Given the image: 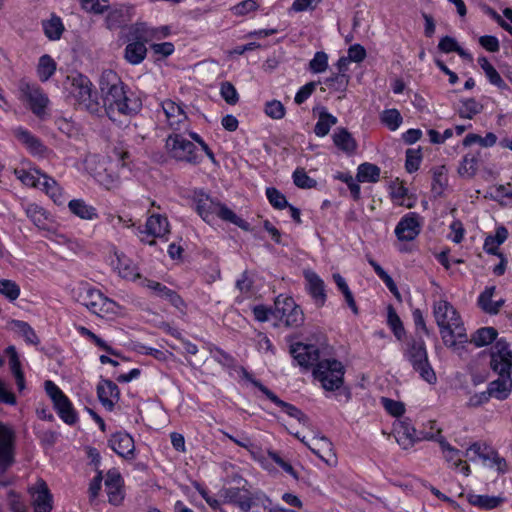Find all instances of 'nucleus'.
Instances as JSON below:
<instances>
[{"mask_svg": "<svg viewBox=\"0 0 512 512\" xmlns=\"http://www.w3.org/2000/svg\"><path fill=\"white\" fill-rule=\"evenodd\" d=\"M104 111L113 122L131 117L140 110V101L129 92L118 74L112 70L102 72L99 80Z\"/></svg>", "mask_w": 512, "mask_h": 512, "instance_id": "1", "label": "nucleus"}, {"mask_svg": "<svg viewBox=\"0 0 512 512\" xmlns=\"http://www.w3.org/2000/svg\"><path fill=\"white\" fill-rule=\"evenodd\" d=\"M490 366L499 377L489 384L487 390L491 397L504 400L510 395L512 390V379L510 375L512 368V351L509 349V345L505 340L500 339L496 342L491 352Z\"/></svg>", "mask_w": 512, "mask_h": 512, "instance_id": "2", "label": "nucleus"}, {"mask_svg": "<svg viewBox=\"0 0 512 512\" xmlns=\"http://www.w3.org/2000/svg\"><path fill=\"white\" fill-rule=\"evenodd\" d=\"M433 314L440 329L444 344L453 347L457 342H467V334L457 310L446 300L440 299L433 304Z\"/></svg>", "mask_w": 512, "mask_h": 512, "instance_id": "3", "label": "nucleus"}, {"mask_svg": "<svg viewBox=\"0 0 512 512\" xmlns=\"http://www.w3.org/2000/svg\"><path fill=\"white\" fill-rule=\"evenodd\" d=\"M220 496L224 502L236 505L242 512H266L271 500L260 490L222 488Z\"/></svg>", "mask_w": 512, "mask_h": 512, "instance_id": "4", "label": "nucleus"}, {"mask_svg": "<svg viewBox=\"0 0 512 512\" xmlns=\"http://www.w3.org/2000/svg\"><path fill=\"white\" fill-rule=\"evenodd\" d=\"M65 85L83 109L91 114H99L102 111L97 91L93 89V84L87 76L80 73L70 74Z\"/></svg>", "mask_w": 512, "mask_h": 512, "instance_id": "5", "label": "nucleus"}, {"mask_svg": "<svg viewBox=\"0 0 512 512\" xmlns=\"http://www.w3.org/2000/svg\"><path fill=\"white\" fill-rule=\"evenodd\" d=\"M313 375L325 390H339L337 396H344L345 401L350 399V392L347 389L341 390L344 366L340 361L335 359H320L313 370Z\"/></svg>", "mask_w": 512, "mask_h": 512, "instance_id": "6", "label": "nucleus"}, {"mask_svg": "<svg viewBox=\"0 0 512 512\" xmlns=\"http://www.w3.org/2000/svg\"><path fill=\"white\" fill-rule=\"evenodd\" d=\"M403 355L422 379L428 383H433L436 380L435 372L428 361L425 342L421 337L407 341Z\"/></svg>", "mask_w": 512, "mask_h": 512, "instance_id": "7", "label": "nucleus"}, {"mask_svg": "<svg viewBox=\"0 0 512 512\" xmlns=\"http://www.w3.org/2000/svg\"><path fill=\"white\" fill-rule=\"evenodd\" d=\"M77 299L90 312L100 317L116 314L118 310V305L115 301L106 297L100 290L93 288L89 284H83L78 288Z\"/></svg>", "mask_w": 512, "mask_h": 512, "instance_id": "8", "label": "nucleus"}, {"mask_svg": "<svg viewBox=\"0 0 512 512\" xmlns=\"http://www.w3.org/2000/svg\"><path fill=\"white\" fill-rule=\"evenodd\" d=\"M192 131L190 128L183 132L175 131L166 140V150L170 157L177 161L191 162L192 160Z\"/></svg>", "mask_w": 512, "mask_h": 512, "instance_id": "9", "label": "nucleus"}, {"mask_svg": "<svg viewBox=\"0 0 512 512\" xmlns=\"http://www.w3.org/2000/svg\"><path fill=\"white\" fill-rule=\"evenodd\" d=\"M272 315L287 327H299L304 322V314L301 308L291 297L278 296L274 303Z\"/></svg>", "mask_w": 512, "mask_h": 512, "instance_id": "10", "label": "nucleus"}, {"mask_svg": "<svg viewBox=\"0 0 512 512\" xmlns=\"http://www.w3.org/2000/svg\"><path fill=\"white\" fill-rule=\"evenodd\" d=\"M395 432L397 442L404 448L412 446L417 441L434 439L433 433L417 431L408 418L395 424Z\"/></svg>", "mask_w": 512, "mask_h": 512, "instance_id": "11", "label": "nucleus"}, {"mask_svg": "<svg viewBox=\"0 0 512 512\" xmlns=\"http://www.w3.org/2000/svg\"><path fill=\"white\" fill-rule=\"evenodd\" d=\"M20 91L28 102L32 112L37 117H43L45 115V109L49 103V99L43 90L36 84L22 82L20 84Z\"/></svg>", "mask_w": 512, "mask_h": 512, "instance_id": "12", "label": "nucleus"}, {"mask_svg": "<svg viewBox=\"0 0 512 512\" xmlns=\"http://www.w3.org/2000/svg\"><path fill=\"white\" fill-rule=\"evenodd\" d=\"M31 504L34 512H51L53 509V496L42 479H39L29 488Z\"/></svg>", "mask_w": 512, "mask_h": 512, "instance_id": "13", "label": "nucleus"}, {"mask_svg": "<svg viewBox=\"0 0 512 512\" xmlns=\"http://www.w3.org/2000/svg\"><path fill=\"white\" fill-rule=\"evenodd\" d=\"M161 107L166 122L174 131H180L181 125L184 129L190 128L188 116L179 104L167 99L161 103Z\"/></svg>", "mask_w": 512, "mask_h": 512, "instance_id": "14", "label": "nucleus"}, {"mask_svg": "<svg viewBox=\"0 0 512 512\" xmlns=\"http://www.w3.org/2000/svg\"><path fill=\"white\" fill-rule=\"evenodd\" d=\"M290 353L299 366L308 368L320 361L319 349L312 344L294 343L290 346Z\"/></svg>", "mask_w": 512, "mask_h": 512, "instance_id": "15", "label": "nucleus"}, {"mask_svg": "<svg viewBox=\"0 0 512 512\" xmlns=\"http://www.w3.org/2000/svg\"><path fill=\"white\" fill-rule=\"evenodd\" d=\"M421 231L419 216L409 213L402 217L395 228V234L400 241H412Z\"/></svg>", "mask_w": 512, "mask_h": 512, "instance_id": "16", "label": "nucleus"}, {"mask_svg": "<svg viewBox=\"0 0 512 512\" xmlns=\"http://www.w3.org/2000/svg\"><path fill=\"white\" fill-rule=\"evenodd\" d=\"M13 133L17 140L25 146L31 155L46 157L49 153V149L42 143V141L27 129L17 127L13 130Z\"/></svg>", "mask_w": 512, "mask_h": 512, "instance_id": "17", "label": "nucleus"}, {"mask_svg": "<svg viewBox=\"0 0 512 512\" xmlns=\"http://www.w3.org/2000/svg\"><path fill=\"white\" fill-rule=\"evenodd\" d=\"M108 444L115 453L125 459H133L135 457L134 440L127 432L119 431L112 434Z\"/></svg>", "mask_w": 512, "mask_h": 512, "instance_id": "18", "label": "nucleus"}, {"mask_svg": "<svg viewBox=\"0 0 512 512\" xmlns=\"http://www.w3.org/2000/svg\"><path fill=\"white\" fill-rule=\"evenodd\" d=\"M307 290L316 306L321 307L326 301L325 285L323 280L311 270L304 271Z\"/></svg>", "mask_w": 512, "mask_h": 512, "instance_id": "19", "label": "nucleus"}, {"mask_svg": "<svg viewBox=\"0 0 512 512\" xmlns=\"http://www.w3.org/2000/svg\"><path fill=\"white\" fill-rule=\"evenodd\" d=\"M13 430L0 422V463L5 467L13 462Z\"/></svg>", "mask_w": 512, "mask_h": 512, "instance_id": "20", "label": "nucleus"}, {"mask_svg": "<svg viewBox=\"0 0 512 512\" xmlns=\"http://www.w3.org/2000/svg\"><path fill=\"white\" fill-rule=\"evenodd\" d=\"M461 496H465L467 502L480 509V510H492L496 509L506 501V498L502 495L492 496L486 494H476L474 492H468L465 495L461 494Z\"/></svg>", "mask_w": 512, "mask_h": 512, "instance_id": "21", "label": "nucleus"}, {"mask_svg": "<svg viewBox=\"0 0 512 512\" xmlns=\"http://www.w3.org/2000/svg\"><path fill=\"white\" fill-rule=\"evenodd\" d=\"M111 265L117 271L120 277L134 281L140 277L137 267L133 261L125 254L115 251L114 258L111 260Z\"/></svg>", "mask_w": 512, "mask_h": 512, "instance_id": "22", "label": "nucleus"}, {"mask_svg": "<svg viewBox=\"0 0 512 512\" xmlns=\"http://www.w3.org/2000/svg\"><path fill=\"white\" fill-rule=\"evenodd\" d=\"M137 233L162 238L169 233L168 219L161 214H152L146 221L145 231L138 227Z\"/></svg>", "mask_w": 512, "mask_h": 512, "instance_id": "23", "label": "nucleus"}, {"mask_svg": "<svg viewBox=\"0 0 512 512\" xmlns=\"http://www.w3.org/2000/svg\"><path fill=\"white\" fill-rule=\"evenodd\" d=\"M122 477L116 470H109L105 477V489L109 502L113 505H119L123 500Z\"/></svg>", "mask_w": 512, "mask_h": 512, "instance_id": "24", "label": "nucleus"}, {"mask_svg": "<svg viewBox=\"0 0 512 512\" xmlns=\"http://www.w3.org/2000/svg\"><path fill=\"white\" fill-rule=\"evenodd\" d=\"M257 387L269 400L281 407L289 416L296 418L299 422H305L307 416L292 404L282 401L276 394L264 386L261 382H254Z\"/></svg>", "mask_w": 512, "mask_h": 512, "instance_id": "25", "label": "nucleus"}, {"mask_svg": "<svg viewBox=\"0 0 512 512\" xmlns=\"http://www.w3.org/2000/svg\"><path fill=\"white\" fill-rule=\"evenodd\" d=\"M308 448L325 463L331 465L335 462V455L332 452V443L325 436L313 438Z\"/></svg>", "mask_w": 512, "mask_h": 512, "instance_id": "26", "label": "nucleus"}, {"mask_svg": "<svg viewBox=\"0 0 512 512\" xmlns=\"http://www.w3.org/2000/svg\"><path fill=\"white\" fill-rule=\"evenodd\" d=\"M97 395L102 405L111 411L114 408L113 398L119 396V388L114 382L103 380L97 386Z\"/></svg>", "mask_w": 512, "mask_h": 512, "instance_id": "27", "label": "nucleus"}, {"mask_svg": "<svg viewBox=\"0 0 512 512\" xmlns=\"http://www.w3.org/2000/svg\"><path fill=\"white\" fill-rule=\"evenodd\" d=\"M194 201L197 202L196 210L205 222H210L217 213L218 202H214L208 195L200 192L194 194Z\"/></svg>", "mask_w": 512, "mask_h": 512, "instance_id": "28", "label": "nucleus"}, {"mask_svg": "<svg viewBox=\"0 0 512 512\" xmlns=\"http://www.w3.org/2000/svg\"><path fill=\"white\" fill-rule=\"evenodd\" d=\"M37 188L45 191L56 204L60 205L63 203L64 199L61 187L46 173L40 175Z\"/></svg>", "mask_w": 512, "mask_h": 512, "instance_id": "29", "label": "nucleus"}, {"mask_svg": "<svg viewBox=\"0 0 512 512\" xmlns=\"http://www.w3.org/2000/svg\"><path fill=\"white\" fill-rule=\"evenodd\" d=\"M68 208L72 214L83 220L92 221L98 218L97 209L83 199L69 201Z\"/></svg>", "mask_w": 512, "mask_h": 512, "instance_id": "30", "label": "nucleus"}, {"mask_svg": "<svg viewBox=\"0 0 512 512\" xmlns=\"http://www.w3.org/2000/svg\"><path fill=\"white\" fill-rule=\"evenodd\" d=\"M42 29L49 40L56 41L61 38L65 27L61 18L52 14L49 19L42 21Z\"/></svg>", "mask_w": 512, "mask_h": 512, "instance_id": "31", "label": "nucleus"}, {"mask_svg": "<svg viewBox=\"0 0 512 512\" xmlns=\"http://www.w3.org/2000/svg\"><path fill=\"white\" fill-rule=\"evenodd\" d=\"M333 142L335 146L346 153H353L357 148L355 139L351 133L345 128H338L333 134Z\"/></svg>", "mask_w": 512, "mask_h": 512, "instance_id": "32", "label": "nucleus"}, {"mask_svg": "<svg viewBox=\"0 0 512 512\" xmlns=\"http://www.w3.org/2000/svg\"><path fill=\"white\" fill-rule=\"evenodd\" d=\"M147 49L143 42L134 41L125 47L124 57L132 65L140 64L146 57Z\"/></svg>", "mask_w": 512, "mask_h": 512, "instance_id": "33", "label": "nucleus"}, {"mask_svg": "<svg viewBox=\"0 0 512 512\" xmlns=\"http://www.w3.org/2000/svg\"><path fill=\"white\" fill-rule=\"evenodd\" d=\"M55 409L59 417L69 425L74 424L77 421V415L75 410L72 407L70 400L67 396H64L58 402L54 404Z\"/></svg>", "mask_w": 512, "mask_h": 512, "instance_id": "34", "label": "nucleus"}, {"mask_svg": "<svg viewBox=\"0 0 512 512\" xmlns=\"http://www.w3.org/2000/svg\"><path fill=\"white\" fill-rule=\"evenodd\" d=\"M337 118L327 112L325 109H322V111L319 114V119L314 127V132L318 137H324L326 136L331 127L334 126L337 123Z\"/></svg>", "mask_w": 512, "mask_h": 512, "instance_id": "35", "label": "nucleus"}, {"mask_svg": "<svg viewBox=\"0 0 512 512\" xmlns=\"http://www.w3.org/2000/svg\"><path fill=\"white\" fill-rule=\"evenodd\" d=\"M497 330L493 327L478 329L471 337L470 342L476 347H482L492 343L497 337Z\"/></svg>", "mask_w": 512, "mask_h": 512, "instance_id": "36", "label": "nucleus"}, {"mask_svg": "<svg viewBox=\"0 0 512 512\" xmlns=\"http://www.w3.org/2000/svg\"><path fill=\"white\" fill-rule=\"evenodd\" d=\"M55 71L56 62L53 60V58L47 54L41 56L37 66V74L39 79L42 82H46L55 73Z\"/></svg>", "mask_w": 512, "mask_h": 512, "instance_id": "37", "label": "nucleus"}, {"mask_svg": "<svg viewBox=\"0 0 512 512\" xmlns=\"http://www.w3.org/2000/svg\"><path fill=\"white\" fill-rule=\"evenodd\" d=\"M380 177V168L372 163L360 164L357 171L359 182H377Z\"/></svg>", "mask_w": 512, "mask_h": 512, "instance_id": "38", "label": "nucleus"}, {"mask_svg": "<svg viewBox=\"0 0 512 512\" xmlns=\"http://www.w3.org/2000/svg\"><path fill=\"white\" fill-rule=\"evenodd\" d=\"M448 185L447 170L445 166H438L433 169L432 192L441 196Z\"/></svg>", "mask_w": 512, "mask_h": 512, "instance_id": "39", "label": "nucleus"}, {"mask_svg": "<svg viewBox=\"0 0 512 512\" xmlns=\"http://www.w3.org/2000/svg\"><path fill=\"white\" fill-rule=\"evenodd\" d=\"M10 327L13 331L22 335L28 343H31V344L38 343V338H37L34 330L31 328V326L28 323H26L24 321H20V320H12L10 322Z\"/></svg>", "mask_w": 512, "mask_h": 512, "instance_id": "40", "label": "nucleus"}, {"mask_svg": "<svg viewBox=\"0 0 512 512\" xmlns=\"http://www.w3.org/2000/svg\"><path fill=\"white\" fill-rule=\"evenodd\" d=\"M224 470L226 475L224 476V483L228 485L234 484L235 486H231L230 488H241V489H247L246 486L248 485L247 480H245L236 470V468L233 465H225Z\"/></svg>", "mask_w": 512, "mask_h": 512, "instance_id": "41", "label": "nucleus"}, {"mask_svg": "<svg viewBox=\"0 0 512 512\" xmlns=\"http://www.w3.org/2000/svg\"><path fill=\"white\" fill-rule=\"evenodd\" d=\"M380 119L391 131L397 130L403 121L400 112L395 108L384 110L380 115Z\"/></svg>", "mask_w": 512, "mask_h": 512, "instance_id": "42", "label": "nucleus"}, {"mask_svg": "<svg viewBox=\"0 0 512 512\" xmlns=\"http://www.w3.org/2000/svg\"><path fill=\"white\" fill-rule=\"evenodd\" d=\"M126 21L125 18V9L122 6H115L109 9V12L106 16V25L107 28L112 30L120 27Z\"/></svg>", "mask_w": 512, "mask_h": 512, "instance_id": "43", "label": "nucleus"}, {"mask_svg": "<svg viewBox=\"0 0 512 512\" xmlns=\"http://www.w3.org/2000/svg\"><path fill=\"white\" fill-rule=\"evenodd\" d=\"M496 142L497 136L492 132L487 133L484 137L470 133L465 136L463 145L470 146L474 143H479L482 147H492L496 144Z\"/></svg>", "mask_w": 512, "mask_h": 512, "instance_id": "44", "label": "nucleus"}, {"mask_svg": "<svg viewBox=\"0 0 512 512\" xmlns=\"http://www.w3.org/2000/svg\"><path fill=\"white\" fill-rule=\"evenodd\" d=\"M27 217L37 226L44 227L47 219L45 210L35 203H30L25 207Z\"/></svg>", "mask_w": 512, "mask_h": 512, "instance_id": "45", "label": "nucleus"}, {"mask_svg": "<svg viewBox=\"0 0 512 512\" xmlns=\"http://www.w3.org/2000/svg\"><path fill=\"white\" fill-rule=\"evenodd\" d=\"M495 292V287H486L478 298V304L483 311L489 314H497L496 305H492V297Z\"/></svg>", "mask_w": 512, "mask_h": 512, "instance_id": "46", "label": "nucleus"}, {"mask_svg": "<svg viewBox=\"0 0 512 512\" xmlns=\"http://www.w3.org/2000/svg\"><path fill=\"white\" fill-rule=\"evenodd\" d=\"M217 213L216 215L220 217L224 221H228L230 223H233L237 225L240 228L246 229L247 223L238 217L231 209H229L227 206L222 205L218 203L217 205Z\"/></svg>", "mask_w": 512, "mask_h": 512, "instance_id": "47", "label": "nucleus"}, {"mask_svg": "<svg viewBox=\"0 0 512 512\" xmlns=\"http://www.w3.org/2000/svg\"><path fill=\"white\" fill-rule=\"evenodd\" d=\"M461 103L462 105L459 108L461 118L472 119L482 110V105L473 98L463 100Z\"/></svg>", "mask_w": 512, "mask_h": 512, "instance_id": "48", "label": "nucleus"}, {"mask_svg": "<svg viewBox=\"0 0 512 512\" xmlns=\"http://www.w3.org/2000/svg\"><path fill=\"white\" fill-rule=\"evenodd\" d=\"M0 294L4 295L9 301H14L20 295V287L12 280L2 279L0 280Z\"/></svg>", "mask_w": 512, "mask_h": 512, "instance_id": "49", "label": "nucleus"}, {"mask_svg": "<svg viewBox=\"0 0 512 512\" xmlns=\"http://www.w3.org/2000/svg\"><path fill=\"white\" fill-rule=\"evenodd\" d=\"M14 174L23 184L37 188L39 177L43 172L40 170L26 171L24 169H16Z\"/></svg>", "mask_w": 512, "mask_h": 512, "instance_id": "50", "label": "nucleus"}, {"mask_svg": "<svg viewBox=\"0 0 512 512\" xmlns=\"http://www.w3.org/2000/svg\"><path fill=\"white\" fill-rule=\"evenodd\" d=\"M368 263L373 267L378 277L385 283L387 288L395 295H398V290L395 282L391 276L373 259H368Z\"/></svg>", "mask_w": 512, "mask_h": 512, "instance_id": "51", "label": "nucleus"}, {"mask_svg": "<svg viewBox=\"0 0 512 512\" xmlns=\"http://www.w3.org/2000/svg\"><path fill=\"white\" fill-rule=\"evenodd\" d=\"M294 184L302 189H310L316 186V180L309 177L303 168H297L293 172Z\"/></svg>", "mask_w": 512, "mask_h": 512, "instance_id": "52", "label": "nucleus"}, {"mask_svg": "<svg viewBox=\"0 0 512 512\" xmlns=\"http://www.w3.org/2000/svg\"><path fill=\"white\" fill-rule=\"evenodd\" d=\"M388 324L396 338L399 340L402 339L405 334V330L400 317L392 307L388 308Z\"/></svg>", "mask_w": 512, "mask_h": 512, "instance_id": "53", "label": "nucleus"}, {"mask_svg": "<svg viewBox=\"0 0 512 512\" xmlns=\"http://www.w3.org/2000/svg\"><path fill=\"white\" fill-rule=\"evenodd\" d=\"M328 67V55L323 51L315 53L314 57L309 62V68L313 73H322Z\"/></svg>", "mask_w": 512, "mask_h": 512, "instance_id": "54", "label": "nucleus"}, {"mask_svg": "<svg viewBox=\"0 0 512 512\" xmlns=\"http://www.w3.org/2000/svg\"><path fill=\"white\" fill-rule=\"evenodd\" d=\"M266 196L270 204L276 209H284L289 205L286 197L276 188H267Z\"/></svg>", "mask_w": 512, "mask_h": 512, "instance_id": "55", "label": "nucleus"}, {"mask_svg": "<svg viewBox=\"0 0 512 512\" xmlns=\"http://www.w3.org/2000/svg\"><path fill=\"white\" fill-rule=\"evenodd\" d=\"M220 94L222 98L230 105H235L239 100V95L235 86L228 81H225L221 84Z\"/></svg>", "mask_w": 512, "mask_h": 512, "instance_id": "56", "label": "nucleus"}, {"mask_svg": "<svg viewBox=\"0 0 512 512\" xmlns=\"http://www.w3.org/2000/svg\"><path fill=\"white\" fill-rule=\"evenodd\" d=\"M265 113L272 119H282L285 116V107L278 100H272L265 104Z\"/></svg>", "mask_w": 512, "mask_h": 512, "instance_id": "57", "label": "nucleus"}, {"mask_svg": "<svg viewBox=\"0 0 512 512\" xmlns=\"http://www.w3.org/2000/svg\"><path fill=\"white\" fill-rule=\"evenodd\" d=\"M349 77L344 73H337L325 80L326 85L337 91H344L348 85Z\"/></svg>", "mask_w": 512, "mask_h": 512, "instance_id": "58", "label": "nucleus"}, {"mask_svg": "<svg viewBox=\"0 0 512 512\" xmlns=\"http://www.w3.org/2000/svg\"><path fill=\"white\" fill-rule=\"evenodd\" d=\"M421 163V153L419 150L408 149L406 151L405 168L407 172L413 173L419 169Z\"/></svg>", "mask_w": 512, "mask_h": 512, "instance_id": "59", "label": "nucleus"}, {"mask_svg": "<svg viewBox=\"0 0 512 512\" xmlns=\"http://www.w3.org/2000/svg\"><path fill=\"white\" fill-rule=\"evenodd\" d=\"M82 7L87 12L102 14L109 8V0H82Z\"/></svg>", "mask_w": 512, "mask_h": 512, "instance_id": "60", "label": "nucleus"}, {"mask_svg": "<svg viewBox=\"0 0 512 512\" xmlns=\"http://www.w3.org/2000/svg\"><path fill=\"white\" fill-rule=\"evenodd\" d=\"M486 454H490V459L483 460L487 466L495 468L499 473H504L506 471V461L504 458L500 457L496 451L489 450Z\"/></svg>", "mask_w": 512, "mask_h": 512, "instance_id": "61", "label": "nucleus"}, {"mask_svg": "<svg viewBox=\"0 0 512 512\" xmlns=\"http://www.w3.org/2000/svg\"><path fill=\"white\" fill-rule=\"evenodd\" d=\"M336 178L341 180L342 182L346 183L353 199L358 200L360 198V186L358 185V183L356 182V180L353 178V176L351 174L339 173L336 176Z\"/></svg>", "mask_w": 512, "mask_h": 512, "instance_id": "62", "label": "nucleus"}, {"mask_svg": "<svg viewBox=\"0 0 512 512\" xmlns=\"http://www.w3.org/2000/svg\"><path fill=\"white\" fill-rule=\"evenodd\" d=\"M212 358L223 365L224 367L231 368L235 366V359L226 352L215 348L210 351Z\"/></svg>", "mask_w": 512, "mask_h": 512, "instance_id": "63", "label": "nucleus"}, {"mask_svg": "<svg viewBox=\"0 0 512 512\" xmlns=\"http://www.w3.org/2000/svg\"><path fill=\"white\" fill-rule=\"evenodd\" d=\"M382 404L388 413L396 417L401 416L405 411L403 403L399 401H395L389 398H382Z\"/></svg>", "mask_w": 512, "mask_h": 512, "instance_id": "64", "label": "nucleus"}]
</instances>
